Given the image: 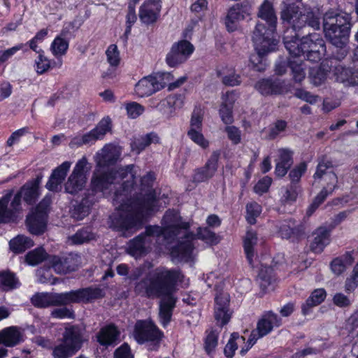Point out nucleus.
I'll use <instances>...</instances> for the list:
<instances>
[{"instance_id": "obj_43", "label": "nucleus", "mask_w": 358, "mask_h": 358, "mask_svg": "<svg viewBox=\"0 0 358 358\" xmlns=\"http://www.w3.org/2000/svg\"><path fill=\"white\" fill-rule=\"evenodd\" d=\"M244 341V337L239 336L237 333L232 334L224 350L225 356L228 358H232L238 345L243 343Z\"/></svg>"}, {"instance_id": "obj_8", "label": "nucleus", "mask_w": 358, "mask_h": 358, "mask_svg": "<svg viewBox=\"0 0 358 358\" xmlns=\"http://www.w3.org/2000/svg\"><path fill=\"white\" fill-rule=\"evenodd\" d=\"M281 324L280 318L272 311L264 313L257 323L256 329H253L248 341L245 348L241 350V354L244 355L258 339L270 334L275 327Z\"/></svg>"}, {"instance_id": "obj_52", "label": "nucleus", "mask_w": 358, "mask_h": 358, "mask_svg": "<svg viewBox=\"0 0 358 358\" xmlns=\"http://www.w3.org/2000/svg\"><path fill=\"white\" fill-rule=\"evenodd\" d=\"M106 55L107 61L110 66L116 67L119 65L120 62V52L116 45H110L106 51Z\"/></svg>"}, {"instance_id": "obj_14", "label": "nucleus", "mask_w": 358, "mask_h": 358, "mask_svg": "<svg viewBox=\"0 0 358 358\" xmlns=\"http://www.w3.org/2000/svg\"><path fill=\"white\" fill-rule=\"evenodd\" d=\"M13 195L12 190H8L0 199V222H9L17 218V213L21 210V194L17 192L11 201L10 208L8 204Z\"/></svg>"}, {"instance_id": "obj_13", "label": "nucleus", "mask_w": 358, "mask_h": 358, "mask_svg": "<svg viewBox=\"0 0 358 358\" xmlns=\"http://www.w3.org/2000/svg\"><path fill=\"white\" fill-rule=\"evenodd\" d=\"M50 204V199L45 198L36 209L28 215L27 225L30 233L38 235L45 231L47 223V213Z\"/></svg>"}, {"instance_id": "obj_36", "label": "nucleus", "mask_w": 358, "mask_h": 358, "mask_svg": "<svg viewBox=\"0 0 358 358\" xmlns=\"http://www.w3.org/2000/svg\"><path fill=\"white\" fill-rule=\"evenodd\" d=\"M258 16L266 22V28H276L277 17L271 2L265 1L261 5Z\"/></svg>"}, {"instance_id": "obj_54", "label": "nucleus", "mask_w": 358, "mask_h": 358, "mask_svg": "<svg viewBox=\"0 0 358 358\" xmlns=\"http://www.w3.org/2000/svg\"><path fill=\"white\" fill-rule=\"evenodd\" d=\"M280 20L287 31L291 27V3L289 0L283 2L280 13Z\"/></svg>"}, {"instance_id": "obj_3", "label": "nucleus", "mask_w": 358, "mask_h": 358, "mask_svg": "<svg viewBox=\"0 0 358 358\" xmlns=\"http://www.w3.org/2000/svg\"><path fill=\"white\" fill-rule=\"evenodd\" d=\"M184 279L185 276L178 269L158 267L135 286V292L141 296L161 299L159 317L163 327H166L171 320L176 302L174 293L180 285H187Z\"/></svg>"}, {"instance_id": "obj_40", "label": "nucleus", "mask_w": 358, "mask_h": 358, "mask_svg": "<svg viewBox=\"0 0 358 358\" xmlns=\"http://www.w3.org/2000/svg\"><path fill=\"white\" fill-rule=\"evenodd\" d=\"M327 296V292L324 289L320 288L315 289L310 296L302 306V310L304 315L308 314V308L318 306L324 301Z\"/></svg>"}, {"instance_id": "obj_63", "label": "nucleus", "mask_w": 358, "mask_h": 358, "mask_svg": "<svg viewBox=\"0 0 358 358\" xmlns=\"http://www.w3.org/2000/svg\"><path fill=\"white\" fill-rule=\"evenodd\" d=\"M227 137L234 144H238L241 141V133L238 128L234 126H227L225 128Z\"/></svg>"}, {"instance_id": "obj_20", "label": "nucleus", "mask_w": 358, "mask_h": 358, "mask_svg": "<svg viewBox=\"0 0 358 358\" xmlns=\"http://www.w3.org/2000/svg\"><path fill=\"white\" fill-rule=\"evenodd\" d=\"M32 304L38 308L55 305H66V292L61 294L38 293L31 299Z\"/></svg>"}, {"instance_id": "obj_55", "label": "nucleus", "mask_w": 358, "mask_h": 358, "mask_svg": "<svg viewBox=\"0 0 358 358\" xmlns=\"http://www.w3.org/2000/svg\"><path fill=\"white\" fill-rule=\"evenodd\" d=\"M34 66L38 74H43L50 68V61L43 53H40L35 59Z\"/></svg>"}, {"instance_id": "obj_2", "label": "nucleus", "mask_w": 358, "mask_h": 358, "mask_svg": "<svg viewBox=\"0 0 358 358\" xmlns=\"http://www.w3.org/2000/svg\"><path fill=\"white\" fill-rule=\"evenodd\" d=\"M162 227L148 226L144 234L131 240L127 245L129 254L137 258L147 253L148 249L151 248L153 239L159 244H161V242L169 244L175 237H177L182 240H178V243L171 249L173 260L176 262L190 260L192 258L194 250L192 241L195 236L188 233V224L181 222L178 212L168 210L162 219Z\"/></svg>"}, {"instance_id": "obj_26", "label": "nucleus", "mask_w": 358, "mask_h": 358, "mask_svg": "<svg viewBox=\"0 0 358 358\" xmlns=\"http://www.w3.org/2000/svg\"><path fill=\"white\" fill-rule=\"evenodd\" d=\"M183 106V98L180 95H171L160 101L156 108L167 117L174 115L176 111Z\"/></svg>"}, {"instance_id": "obj_38", "label": "nucleus", "mask_w": 358, "mask_h": 358, "mask_svg": "<svg viewBox=\"0 0 358 358\" xmlns=\"http://www.w3.org/2000/svg\"><path fill=\"white\" fill-rule=\"evenodd\" d=\"M257 243V236L255 231L248 229L243 238V248L247 259L250 265H252L255 257L254 247Z\"/></svg>"}, {"instance_id": "obj_32", "label": "nucleus", "mask_w": 358, "mask_h": 358, "mask_svg": "<svg viewBox=\"0 0 358 358\" xmlns=\"http://www.w3.org/2000/svg\"><path fill=\"white\" fill-rule=\"evenodd\" d=\"M354 262L351 252H347L345 254L334 258L330 263L331 271L336 275H340L352 265Z\"/></svg>"}, {"instance_id": "obj_15", "label": "nucleus", "mask_w": 358, "mask_h": 358, "mask_svg": "<svg viewBox=\"0 0 358 358\" xmlns=\"http://www.w3.org/2000/svg\"><path fill=\"white\" fill-rule=\"evenodd\" d=\"M194 50L193 45L187 40L175 43L166 55L167 64L169 66L174 67L185 62L193 53Z\"/></svg>"}, {"instance_id": "obj_58", "label": "nucleus", "mask_w": 358, "mask_h": 358, "mask_svg": "<svg viewBox=\"0 0 358 358\" xmlns=\"http://www.w3.org/2000/svg\"><path fill=\"white\" fill-rule=\"evenodd\" d=\"M351 74L349 69L344 67L341 64L336 65L334 69V75L336 81L344 83L348 80Z\"/></svg>"}, {"instance_id": "obj_34", "label": "nucleus", "mask_w": 358, "mask_h": 358, "mask_svg": "<svg viewBox=\"0 0 358 358\" xmlns=\"http://www.w3.org/2000/svg\"><path fill=\"white\" fill-rule=\"evenodd\" d=\"M159 143V138L155 133L151 132L146 135L135 138L131 144V150L137 154H139L145 148L152 143Z\"/></svg>"}, {"instance_id": "obj_49", "label": "nucleus", "mask_w": 358, "mask_h": 358, "mask_svg": "<svg viewBox=\"0 0 358 358\" xmlns=\"http://www.w3.org/2000/svg\"><path fill=\"white\" fill-rule=\"evenodd\" d=\"M46 257V252L43 248H38L29 252L26 256V262L31 266L37 265Z\"/></svg>"}, {"instance_id": "obj_27", "label": "nucleus", "mask_w": 358, "mask_h": 358, "mask_svg": "<svg viewBox=\"0 0 358 358\" xmlns=\"http://www.w3.org/2000/svg\"><path fill=\"white\" fill-rule=\"evenodd\" d=\"M152 76L158 91L166 86L169 87V90H172L180 87L186 80V77L182 76L173 82V76L171 73L168 72H157Z\"/></svg>"}, {"instance_id": "obj_39", "label": "nucleus", "mask_w": 358, "mask_h": 358, "mask_svg": "<svg viewBox=\"0 0 358 358\" xmlns=\"http://www.w3.org/2000/svg\"><path fill=\"white\" fill-rule=\"evenodd\" d=\"M273 281L274 276L272 268L262 266L257 276V282L262 290L266 292Z\"/></svg>"}, {"instance_id": "obj_56", "label": "nucleus", "mask_w": 358, "mask_h": 358, "mask_svg": "<svg viewBox=\"0 0 358 358\" xmlns=\"http://www.w3.org/2000/svg\"><path fill=\"white\" fill-rule=\"evenodd\" d=\"M125 109L129 117L135 119L143 113L145 108L140 103L129 102L125 104Z\"/></svg>"}, {"instance_id": "obj_35", "label": "nucleus", "mask_w": 358, "mask_h": 358, "mask_svg": "<svg viewBox=\"0 0 358 358\" xmlns=\"http://www.w3.org/2000/svg\"><path fill=\"white\" fill-rule=\"evenodd\" d=\"M330 68L328 64L322 62L320 66L310 69L309 78L310 83L315 86H320L324 83L327 78Z\"/></svg>"}, {"instance_id": "obj_50", "label": "nucleus", "mask_w": 358, "mask_h": 358, "mask_svg": "<svg viewBox=\"0 0 358 358\" xmlns=\"http://www.w3.org/2000/svg\"><path fill=\"white\" fill-rule=\"evenodd\" d=\"M247 221L250 224H254L256 222V218L262 213V206L256 202H251L246 206Z\"/></svg>"}, {"instance_id": "obj_59", "label": "nucleus", "mask_w": 358, "mask_h": 358, "mask_svg": "<svg viewBox=\"0 0 358 358\" xmlns=\"http://www.w3.org/2000/svg\"><path fill=\"white\" fill-rule=\"evenodd\" d=\"M196 236L198 238L204 241L207 243L214 244L217 243L215 234L208 228L199 229Z\"/></svg>"}, {"instance_id": "obj_6", "label": "nucleus", "mask_w": 358, "mask_h": 358, "mask_svg": "<svg viewBox=\"0 0 358 358\" xmlns=\"http://www.w3.org/2000/svg\"><path fill=\"white\" fill-rule=\"evenodd\" d=\"M276 28H266V24L257 23L253 31L252 41L255 50L259 54H266L278 50V41L275 38Z\"/></svg>"}, {"instance_id": "obj_23", "label": "nucleus", "mask_w": 358, "mask_h": 358, "mask_svg": "<svg viewBox=\"0 0 358 358\" xmlns=\"http://www.w3.org/2000/svg\"><path fill=\"white\" fill-rule=\"evenodd\" d=\"M71 166V162L66 161L55 168L52 171L49 180L46 183V187L49 190L55 192L61 189L62 184L64 182Z\"/></svg>"}, {"instance_id": "obj_45", "label": "nucleus", "mask_w": 358, "mask_h": 358, "mask_svg": "<svg viewBox=\"0 0 358 358\" xmlns=\"http://www.w3.org/2000/svg\"><path fill=\"white\" fill-rule=\"evenodd\" d=\"M20 286L18 280L14 274L8 272L0 273V288L3 290H10Z\"/></svg>"}, {"instance_id": "obj_18", "label": "nucleus", "mask_w": 358, "mask_h": 358, "mask_svg": "<svg viewBox=\"0 0 358 358\" xmlns=\"http://www.w3.org/2000/svg\"><path fill=\"white\" fill-rule=\"evenodd\" d=\"M202 116L199 112L194 111L190 120L189 129L187 131L189 138L201 148H206L209 142L205 138L202 132Z\"/></svg>"}, {"instance_id": "obj_31", "label": "nucleus", "mask_w": 358, "mask_h": 358, "mask_svg": "<svg viewBox=\"0 0 358 358\" xmlns=\"http://www.w3.org/2000/svg\"><path fill=\"white\" fill-rule=\"evenodd\" d=\"M314 235V239L310 244V249L315 253H320L329 243V231L324 227L317 228Z\"/></svg>"}, {"instance_id": "obj_12", "label": "nucleus", "mask_w": 358, "mask_h": 358, "mask_svg": "<svg viewBox=\"0 0 358 358\" xmlns=\"http://www.w3.org/2000/svg\"><path fill=\"white\" fill-rule=\"evenodd\" d=\"M110 119L108 117H103L94 129L83 136H77L73 138L69 143V146L73 148L83 145H92L96 141L102 139L106 133L110 130Z\"/></svg>"}, {"instance_id": "obj_22", "label": "nucleus", "mask_w": 358, "mask_h": 358, "mask_svg": "<svg viewBox=\"0 0 358 358\" xmlns=\"http://www.w3.org/2000/svg\"><path fill=\"white\" fill-rule=\"evenodd\" d=\"M255 89L264 95L282 94L289 90V84L279 79H262L255 84Z\"/></svg>"}, {"instance_id": "obj_30", "label": "nucleus", "mask_w": 358, "mask_h": 358, "mask_svg": "<svg viewBox=\"0 0 358 358\" xmlns=\"http://www.w3.org/2000/svg\"><path fill=\"white\" fill-rule=\"evenodd\" d=\"M219 157L220 153L214 152L206 163L203 170L199 171L195 173L194 180L196 182H201L211 178L217 171Z\"/></svg>"}, {"instance_id": "obj_21", "label": "nucleus", "mask_w": 358, "mask_h": 358, "mask_svg": "<svg viewBox=\"0 0 358 358\" xmlns=\"http://www.w3.org/2000/svg\"><path fill=\"white\" fill-rule=\"evenodd\" d=\"M161 10V0H146L139 9V17L142 22L149 24L155 22Z\"/></svg>"}, {"instance_id": "obj_42", "label": "nucleus", "mask_w": 358, "mask_h": 358, "mask_svg": "<svg viewBox=\"0 0 358 358\" xmlns=\"http://www.w3.org/2000/svg\"><path fill=\"white\" fill-rule=\"evenodd\" d=\"M279 162L276 164L275 173L278 176H284L287 170L291 166L289 160L291 158V154L289 150L280 149L279 150Z\"/></svg>"}, {"instance_id": "obj_51", "label": "nucleus", "mask_w": 358, "mask_h": 358, "mask_svg": "<svg viewBox=\"0 0 358 358\" xmlns=\"http://www.w3.org/2000/svg\"><path fill=\"white\" fill-rule=\"evenodd\" d=\"M336 187L331 185H327L324 187L321 192L316 196L312 205L310 206V210L313 213L324 201L326 199L328 195L331 194Z\"/></svg>"}, {"instance_id": "obj_57", "label": "nucleus", "mask_w": 358, "mask_h": 358, "mask_svg": "<svg viewBox=\"0 0 358 358\" xmlns=\"http://www.w3.org/2000/svg\"><path fill=\"white\" fill-rule=\"evenodd\" d=\"M92 234L87 229L78 231L73 236L69 238L73 244H82L92 238Z\"/></svg>"}, {"instance_id": "obj_16", "label": "nucleus", "mask_w": 358, "mask_h": 358, "mask_svg": "<svg viewBox=\"0 0 358 358\" xmlns=\"http://www.w3.org/2000/svg\"><path fill=\"white\" fill-rule=\"evenodd\" d=\"M250 15V6L246 4H236L231 7L227 13L224 23L229 31L238 29L241 21Z\"/></svg>"}, {"instance_id": "obj_17", "label": "nucleus", "mask_w": 358, "mask_h": 358, "mask_svg": "<svg viewBox=\"0 0 358 358\" xmlns=\"http://www.w3.org/2000/svg\"><path fill=\"white\" fill-rule=\"evenodd\" d=\"M215 319L220 326L227 324L231 319V312L229 308V296L227 293H221L215 299Z\"/></svg>"}, {"instance_id": "obj_1", "label": "nucleus", "mask_w": 358, "mask_h": 358, "mask_svg": "<svg viewBox=\"0 0 358 358\" xmlns=\"http://www.w3.org/2000/svg\"><path fill=\"white\" fill-rule=\"evenodd\" d=\"M120 155V148L112 143L105 145L95 154L96 167L91 186L94 191L105 196L113 194L116 209L110 217V227L122 236H129L142 227L145 215L156 210L158 201L152 193H149L143 201L129 198L134 188L136 167L129 164L106 170L118 161Z\"/></svg>"}, {"instance_id": "obj_19", "label": "nucleus", "mask_w": 358, "mask_h": 358, "mask_svg": "<svg viewBox=\"0 0 358 358\" xmlns=\"http://www.w3.org/2000/svg\"><path fill=\"white\" fill-rule=\"evenodd\" d=\"M103 296V290L99 287H87L66 292L67 304L71 303L87 302L101 298Z\"/></svg>"}, {"instance_id": "obj_53", "label": "nucleus", "mask_w": 358, "mask_h": 358, "mask_svg": "<svg viewBox=\"0 0 358 358\" xmlns=\"http://www.w3.org/2000/svg\"><path fill=\"white\" fill-rule=\"evenodd\" d=\"M266 54H259L256 52V54H253L250 57V64L252 68L258 71H263L266 69L268 64L265 58Z\"/></svg>"}, {"instance_id": "obj_62", "label": "nucleus", "mask_w": 358, "mask_h": 358, "mask_svg": "<svg viewBox=\"0 0 358 358\" xmlns=\"http://www.w3.org/2000/svg\"><path fill=\"white\" fill-rule=\"evenodd\" d=\"M51 316L57 319H71L74 317V313L71 308L62 307L52 310Z\"/></svg>"}, {"instance_id": "obj_28", "label": "nucleus", "mask_w": 358, "mask_h": 358, "mask_svg": "<svg viewBox=\"0 0 358 358\" xmlns=\"http://www.w3.org/2000/svg\"><path fill=\"white\" fill-rule=\"evenodd\" d=\"M23 341V334L20 328L12 326L0 331V343L6 347L15 346Z\"/></svg>"}, {"instance_id": "obj_47", "label": "nucleus", "mask_w": 358, "mask_h": 358, "mask_svg": "<svg viewBox=\"0 0 358 358\" xmlns=\"http://www.w3.org/2000/svg\"><path fill=\"white\" fill-rule=\"evenodd\" d=\"M92 204V201H89L87 199H83L82 202L72 210V217L77 220H83L89 214Z\"/></svg>"}, {"instance_id": "obj_9", "label": "nucleus", "mask_w": 358, "mask_h": 358, "mask_svg": "<svg viewBox=\"0 0 358 358\" xmlns=\"http://www.w3.org/2000/svg\"><path fill=\"white\" fill-rule=\"evenodd\" d=\"M63 338V343L53 350L52 355L55 358H68L81 347V331L78 327H66Z\"/></svg>"}, {"instance_id": "obj_33", "label": "nucleus", "mask_w": 358, "mask_h": 358, "mask_svg": "<svg viewBox=\"0 0 358 358\" xmlns=\"http://www.w3.org/2000/svg\"><path fill=\"white\" fill-rule=\"evenodd\" d=\"M136 94L139 97L150 96L158 90L155 84L152 76H148L141 79L135 85Z\"/></svg>"}, {"instance_id": "obj_37", "label": "nucleus", "mask_w": 358, "mask_h": 358, "mask_svg": "<svg viewBox=\"0 0 358 358\" xmlns=\"http://www.w3.org/2000/svg\"><path fill=\"white\" fill-rule=\"evenodd\" d=\"M306 170L307 164L305 162H301L292 169V201L302 194V188L298 185V182Z\"/></svg>"}, {"instance_id": "obj_46", "label": "nucleus", "mask_w": 358, "mask_h": 358, "mask_svg": "<svg viewBox=\"0 0 358 358\" xmlns=\"http://www.w3.org/2000/svg\"><path fill=\"white\" fill-rule=\"evenodd\" d=\"M38 185L33 182L24 185L19 193L27 203H31L35 201L38 195Z\"/></svg>"}, {"instance_id": "obj_60", "label": "nucleus", "mask_w": 358, "mask_h": 358, "mask_svg": "<svg viewBox=\"0 0 358 358\" xmlns=\"http://www.w3.org/2000/svg\"><path fill=\"white\" fill-rule=\"evenodd\" d=\"M272 183L271 178L265 176L260 179L254 187V191L258 194H262L266 192Z\"/></svg>"}, {"instance_id": "obj_5", "label": "nucleus", "mask_w": 358, "mask_h": 358, "mask_svg": "<svg viewBox=\"0 0 358 358\" xmlns=\"http://www.w3.org/2000/svg\"><path fill=\"white\" fill-rule=\"evenodd\" d=\"M351 15L333 9L323 16V30L325 38L334 46L343 48L347 43L352 27Z\"/></svg>"}, {"instance_id": "obj_41", "label": "nucleus", "mask_w": 358, "mask_h": 358, "mask_svg": "<svg viewBox=\"0 0 358 358\" xmlns=\"http://www.w3.org/2000/svg\"><path fill=\"white\" fill-rule=\"evenodd\" d=\"M10 249L15 253H21L34 245V241L24 235H18L10 241Z\"/></svg>"}, {"instance_id": "obj_11", "label": "nucleus", "mask_w": 358, "mask_h": 358, "mask_svg": "<svg viewBox=\"0 0 358 358\" xmlns=\"http://www.w3.org/2000/svg\"><path fill=\"white\" fill-rule=\"evenodd\" d=\"M90 170L86 157L79 159L64 185L65 191L69 194H76L82 190L87 182V173Z\"/></svg>"}, {"instance_id": "obj_61", "label": "nucleus", "mask_w": 358, "mask_h": 358, "mask_svg": "<svg viewBox=\"0 0 358 358\" xmlns=\"http://www.w3.org/2000/svg\"><path fill=\"white\" fill-rule=\"evenodd\" d=\"M24 45L22 43H20L7 50H0V65L8 61L17 51L22 49Z\"/></svg>"}, {"instance_id": "obj_29", "label": "nucleus", "mask_w": 358, "mask_h": 358, "mask_svg": "<svg viewBox=\"0 0 358 358\" xmlns=\"http://www.w3.org/2000/svg\"><path fill=\"white\" fill-rule=\"evenodd\" d=\"M54 271L59 274H65L76 269V265L72 257L61 258L53 256L49 260Z\"/></svg>"}, {"instance_id": "obj_64", "label": "nucleus", "mask_w": 358, "mask_h": 358, "mask_svg": "<svg viewBox=\"0 0 358 358\" xmlns=\"http://www.w3.org/2000/svg\"><path fill=\"white\" fill-rule=\"evenodd\" d=\"M287 126V123L283 120H278L271 128L268 135V138L274 139L281 132H282Z\"/></svg>"}, {"instance_id": "obj_24", "label": "nucleus", "mask_w": 358, "mask_h": 358, "mask_svg": "<svg viewBox=\"0 0 358 358\" xmlns=\"http://www.w3.org/2000/svg\"><path fill=\"white\" fill-rule=\"evenodd\" d=\"M332 163L324 158L322 159L317 166L316 172L313 177L315 180L323 178L327 182V185L336 187L338 178L336 175L332 171Z\"/></svg>"}, {"instance_id": "obj_44", "label": "nucleus", "mask_w": 358, "mask_h": 358, "mask_svg": "<svg viewBox=\"0 0 358 358\" xmlns=\"http://www.w3.org/2000/svg\"><path fill=\"white\" fill-rule=\"evenodd\" d=\"M68 48L69 42L61 36H57L52 42L50 50L52 55L58 58L66 54Z\"/></svg>"}, {"instance_id": "obj_4", "label": "nucleus", "mask_w": 358, "mask_h": 358, "mask_svg": "<svg viewBox=\"0 0 358 358\" xmlns=\"http://www.w3.org/2000/svg\"><path fill=\"white\" fill-rule=\"evenodd\" d=\"M326 52L324 41L317 36H303L292 38V57L298 58L292 61V78L300 83L306 77V65L304 60L320 61Z\"/></svg>"}, {"instance_id": "obj_7", "label": "nucleus", "mask_w": 358, "mask_h": 358, "mask_svg": "<svg viewBox=\"0 0 358 358\" xmlns=\"http://www.w3.org/2000/svg\"><path fill=\"white\" fill-rule=\"evenodd\" d=\"M133 336L138 343H148L149 350H155L159 345L162 333L151 321L138 320L135 324Z\"/></svg>"}, {"instance_id": "obj_25", "label": "nucleus", "mask_w": 358, "mask_h": 358, "mask_svg": "<svg viewBox=\"0 0 358 358\" xmlns=\"http://www.w3.org/2000/svg\"><path fill=\"white\" fill-rule=\"evenodd\" d=\"M120 331L113 324L107 325L96 334L99 343L105 347L113 346L120 342Z\"/></svg>"}, {"instance_id": "obj_10", "label": "nucleus", "mask_w": 358, "mask_h": 358, "mask_svg": "<svg viewBox=\"0 0 358 358\" xmlns=\"http://www.w3.org/2000/svg\"><path fill=\"white\" fill-rule=\"evenodd\" d=\"M321 14L317 8H311L301 3L292 5V29H301L306 24L320 29Z\"/></svg>"}, {"instance_id": "obj_48", "label": "nucleus", "mask_w": 358, "mask_h": 358, "mask_svg": "<svg viewBox=\"0 0 358 358\" xmlns=\"http://www.w3.org/2000/svg\"><path fill=\"white\" fill-rule=\"evenodd\" d=\"M218 342V332L215 330H210L206 331V336L204 340V349L205 351L210 355L213 352L217 345Z\"/></svg>"}]
</instances>
